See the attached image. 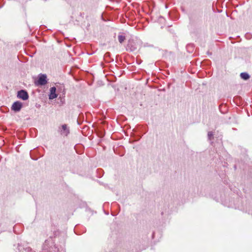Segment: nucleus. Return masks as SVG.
<instances>
[{"mask_svg":"<svg viewBox=\"0 0 252 252\" xmlns=\"http://www.w3.org/2000/svg\"><path fill=\"white\" fill-rule=\"evenodd\" d=\"M17 97L24 100H26L28 99L29 95L26 91L21 90L18 92Z\"/></svg>","mask_w":252,"mask_h":252,"instance_id":"f257e3e1","label":"nucleus"},{"mask_svg":"<svg viewBox=\"0 0 252 252\" xmlns=\"http://www.w3.org/2000/svg\"><path fill=\"white\" fill-rule=\"evenodd\" d=\"M47 83V81L46 75L45 74L40 75L37 81V84L40 85H45Z\"/></svg>","mask_w":252,"mask_h":252,"instance_id":"f03ea898","label":"nucleus"},{"mask_svg":"<svg viewBox=\"0 0 252 252\" xmlns=\"http://www.w3.org/2000/svg\"><path fill=\"white\" fill-rule=\"evenodd\" d=\"M22 107V103L20 101L15 102L12 105L11 109L15 112L19 111Z\"/></svg>","mask_w":252,"mask_h":252,"instance_id":"7ed1b4c3","label":"nucleus"},{"mask_svg":"<svg viewBox=\"0 0 252 252\" xmlns=\"http://www.w3.org/2000/svg\"><path fill=\"white\" fill-rule=\"evenodd\" d=\"M56 88L55 87H53L50 88V94L49 95V98L50 99H53L57 97V94H56Z\"/></svg>","mask_w":252,"mask_h":252,"instance_id":"20e7f679","label":"nucleus"},{"mask_svg":"<svg viewBox=\"0 0 252 252\" xmlns=\"http://www.w3.org/2000/svg\"><path fill=\"white\" fill-rule=\"evenodd\" d=\"M62 127L63 129L62 130V134L64 135L65 136H67L69 133V130L67 127L66 125H63Z\"/></svg>","mask_w":252,"mask_h":252,"instance_id":"39448f33","label":"nucleus"},{"mask_svg":"<svg viewBox=\"0 0 252 252\" xmlns=\"http://www.w3.org/2000/svg\"><path fill=\"white\" fill-rule=\"evenodd\" d=\"M132 44L133 42L129 41L127 44V49H129L130 51H133L136 48V47L132 45Z\"/></svg>","mask_w":252,"mask_h":252,"instance_id":"423d86ee","label":"nucleus"},{"mask_svg":"<svg viewBox=\"0 0 252 252\" xmlns=\"http://www.w3.org/2000/svg\"><path fill=\"white\" fill-rule=\"evenodd\" d=\"M240 76L242 79L245 80L248 79L250 78L249 75L246 72L241 73L240 74Z\"/></svg>","mask_w":252,"mask_h":252,"instance_id":"0eeeda50","label":"nucleus"},{"mask_svg":"<svg viewBox=\"0 0 252 252\" xmlns=\"http://www.w3.org/2000/svg\"><path fill=\"white\" fill-rule=\"evenodd\" d=\"M125 36L123 35H120L118 36V40L121 43H122L125 40Z\"/></svg>","mask_w":252,"mask_h":252,"instance_id":"6e6552de","label":"nucleus"},{"mask_svg":"<svg viewBox=\"0 0 252 252\" xmlns=\"http://www.w3.org/2000/svg\"><path fill=\"white\" fill-rule=\"evenodd\" d=\"M213 136V133L212 132H209L208 133V136L210 140L211 139L212 137Z\"/></svg>","mask_w":252,"mask_h":252,"instance_id":"1a4fd4ad","label":"nucleus"}]
</instances>
